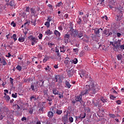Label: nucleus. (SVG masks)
I'll use <instances>...</instances> for the list:
<instances>
[{"label":"nucleus","mask_w":124,"mask_h":124,"mask_svg":"<svg viewBox=\"0 0 124 124\" xmlns=\"http://www.w3.org/2000/svg\"><path fill=\"white\" fill-rule=\"evenodd\" d=\"M31 24L33 25V26H35V23H36V20L35 19H32L31 21Z\"/></svg>","instance_id":"43"},{"label":"nucleus","mask_w":124,"mask_h":124,"mask_svg":"<svg viewBox=\"0 0 124 124\" xmlns=\"http://www.w3.org/2000/svg\"><path fill=\"white\" fill-rule=\"evenodd\" d=\"M102 19H103V20H106V21H107L108 20V17H107V16H102Z\"/></svg>","instance_id":"51"},{"label":"nucleus","mask_w":124,"mask_h":124,"mask_svg":"<svg viewBox=\"0 0 124 124\" xmlns=\"http://www.w3.org/2000/svg\"><path fill=\"white\" fill-rule=\"evenodd\" d=\"M6 5L10 6L11 7H14L16 5L15 1H14V0H11L10 2L6 3Z\"/></svg>","instance_id":"9"},{"label":"nucleus","mask_w":124,"mask_h":124,"mask_svg":"<svg viewBox=\"0 0 124 124\" xmlns=\"http://www.w3.org/2000/svg\"><path fill=\"white\" fill-rule=\"evenodd\" d=\"M103 33L104 34H105V35H108V34H109V31H108L106 29L103 31Z\"/></svg>","instance_id":"39"},{"label":"nucleus","mask_w":124,"mask_h":124,"mask_svg":"<svg viewBox=\"0 0 124 124\" xmlns=\"http://www.w3.org/2000/svg\"><path fill=\"white\" fill-rule=\"evenodd\" d=\"M93 31H94V32L95 34V35H97L98 37L100 36V31H103V29H102V28H93L92 29Z\"/></svg>","instance_id":"4"},{"label":"nucleus","mask_w":124,"mask_h":124,"mask_svg":"<svg viewBox=\"0 0 124 124\" xmlns=\"http://www.w3.org/2000/svg\"><path fill=\"white\" fill-rule=\"evenodd\" d=\"M47 45L50 48H52V45H55V44L49 43L47 44Z\"/></svg>","instance_id":"54"},{"label":"nucleus","mask_w":124,"mask_h":124,"mask_svg":"<svg viewBox=\"0 0 124 124\" xmlns=\"http://www.w3.org/2000/svg\"><path fill=\"white\" fill-rule=\"evenodd\" d=\"M45 69L46 71H50V67H49V66H47L45 68Z\"/></svg>","instance_id":"52"},{"label":"nucleus","mask_w":124,"mask_h":124,"mask_svg":"<svg viewBox=\"0 0 124 124\" xmlns=\"http://www.w3.org/2000/svg\"><path fill=\"white\" fill-rule=\"evenodd\" d=\"M26 25H27L28 26H29V25H30V22L29 21H27V22H26V23H25L24 24V26H25V27H26Z\"/></svg>","instance_id":"62"},{"label":"nucleus","mask_w":124,"mask_h":124,"mask_svg":"<svg viewBox=\"0 0 124 124\" xmlns=\"http://www.w3.org/2000/svg\"><path fill=\"white\" fill-rule=\"evenodd\" d=\"M67 116H68V114L64 115V116L62 118V121H63L64 123H67V122L68 121V118L67 117Z\"/></svg>","instance_id":"14"},{"label":"nucleus","mask_w":124,"mask_h":124,"mask_svg":"<svg viewBox=\"0 0 124 124\" xmlns=\"http://www.w3.org/2000/svg\"><path fill=\"white\" fill-rule=\"evenodd\" d=\"M28 38L30 39L32 42H35V43H37V39H36L35 37H34L32 35H30Z\"/></svg>","instance_id":"10"},{"label":"nucleus","mask_w":124,"mask_h":124,"mask_svg":"<svg viewBox=\"0 0 124 124\" xmlns=\"http://www.w3.org/2000/svg\"><path fill=\"white\" fill-rule=\"evenodd\" d=\"M60 75H56L55 76V78L54 79V81H55L56 82H58V80H59V79H60Z\"/></svg>","instance_id":"37"},{"label":"nucleus","mask_w":124,"mask_h":124,"mask_svg":"<svg viewBox=\"0 0 124 124\" xmlns=\"http://www.w3.org/2000/svg\"><path fill=\"white\" fill-rule=\"evenodd\" d=\"M73 74H74V72H73V70L68 71L67 75L68 77H72V76H73Z\"/></svg>","instance_id":"13"},{"label":"nucleus","mask_w":124,"mask_h":124,"mask_svg":"<svg viewBox=\"0 0 124 124\" xmlns=\"http://www.w3.org/2000/svg\"><path fill=\"white\" fill-rule=\"evenodd\" d=\"M81 78H83V77H85V78H90V76H89V73L86 72V71H82L81 72V75H80Z\"/></svg>","instance_id":"6"},{"label":"nucleus","mask_w":124,"mask_h":124,"mask_svg":"<svg viewBox=\"0 0 124 124\" xmlns=\"http://www.w3.org/2000/svg\"><path fill=\"white\" fill-rule=\"evenodd\" d=\"M69 122L70 123H73V118L72 117L69 118Z\"/></svg>","instance_id":"47"},{"label":"nucleus","mask_w":124,"mask_h":124,"mask_svg":"<svg viewBox=\"0 0 124 124\" xmlns=\"http://www.w3.org/2000/svg\"><path fill=\"white\" fill-rule=\"evenodd\" d=\"M110 98L111 99H114V98H116V97L114 96L113 95H110Z\"/></svg>","instance_id":"63"},{"label":"nucleus","mask_w":124,"mask_h":124,"mask_svg":"<svg viewBox=\"0 0 124 124\" xmlns=\"http://www.w3.org/2000/svg\"><path fill=\"white\" fill-rule=\"evenodd\" d=\"M48 61V57H45L44 59L43 60V62H46Z\"/></svg>","instance_id":"55"},{"label":"nucleus","mask_w":124,"mask_h":124,"mask_svg":"<svg viewBox=\"0 0 124 124\" xmlns=\"http://www.w3.org/2000/svg\"><path fill=\"white\" fill-rule=\"evenodd\" d=\"M70 62H71V63H73L74 64H76L78 62V59L75 58L72 61H70Z\"/></svg>","instance_id":"22"},{"label":"nucleus","mask_w":124,"mask_h":124,"mask_svg":"<svg viewBox=\"0 0 124 124\" xmlns=\"http://www.w3.org/2000/svg\"><path fill=\"white\" fill-rule=\"evenodd\" d=\"M116 103L118 104V105H120L122 104V101L121 100H117L116 101Z\"/></svg>","instance_id":"58"},{"label":"nucleus","mask_w":124,"mask_h":124,"mask_svg":"<svg viewBox=\"0 0 124 124\" xmlns=\"http://www.w3.org/2000/svg\"><path fill=\"white\" fill-rule=\"evenodd\" d=\"M0 114H1L0 115V121H1L4 117H5V115H6V112H4L3 111V109L1 108L0 110Z\"/></svg>","instance_id":"8"},{"label":"nucleus","mask_w":124,"mask_h":124,"mask_svg":"<svg viewBox=\"0 0 124 124\" xmlns=\"http://www.w3.org/2000/svg\"><path fill=\"white\" fill-rule=\"evenodd\" d=\"M101 100L103 102V103H105V102H107V99L106 98H104V97H102L101 98Z\"/></svg>","instance_id":"31"},{"label":"nucleus","mask_w":124,"mask_h":124,"mask_svg":"<svg viewBox=\"0 0 124 124\" xmlns=\"http://www.w3.org/2000/svg\"><path fill=\"white\" fill-rule=\"evenodd\" d=\"M44 109H45V108L44 107L40 108L39 109V111L40 113H43V112L44 111Z\"/></svg>","instance_id":"40"},{"label":"nucleus","mask_w":124,"mask_h":124,"mask_svg":"<svg viewBox=\"0 0 124 124\" xmlns=\"http://www.w3.org/2000/svg\"><path fill=\"white\" fill-rule=\"evenodd\" d=\"M11 38H13L14 41H16V40H17V35H16V34H14L11 37Z\"/></svg>","instance_id":"35"},{"label":"nucleus","mask_w":124,"mask_h":124,"mask_svg":"<svg viewBox=\"0 0 124 124\" xmlns=\"http://www.w3.org/2000/svg\"><path fill=\"white\" fill-rule=\"evenodd\" d=\"M30 10L31 14H35L36 13L35 9H34L33 8H31Z\"/></svg>","instance_id":"28"},{"label":"nucleus","mask_w":124,"mask_h":124,"mask_svg":"<svg viewBox=\"0 0 124 124\" xmlns=\"http://www.w3.org/2000/svg\"><path fill=\"white\" fill-rule=\"evenodd\" d=\"M119 48H120L122 50H124V45H121V44H120V45L119 46Z\"/></svg>","instance_id":"57"},{"label":"nucleus","mask_w":124,"mask_h":124,"mask_svg":"<svg viewBox=\"0 0 124 124\" xmlns=\"http://www.w3.org/2000/svg\"><path fill=\"white\" fill-rule=\"evenodd\" d=\"M46 33L47 35H51V34H52V31H51V30H47L46 31Z\"/></svg>","instance_id":"30"},{"label":"nucleus","mask_w":124,"mask_h":124,"mask_svg":"<svg viewBox=\"0 0 124 124\" xmlns=\"http://www.w3.org/2000/svg\"><path fill=\"white\" fill-rule=\"evenodd\" d=\"M31 91H33L34 92H35V90L36 88L34 87V85L31 84Z\"/></svg>","instance_id":"38"},{"label":"nucleus","mask_w":124,"mask_h":124,"mask_svg":"<svg viewBox=\"0 0 124 124\" xmlns=\"http://www.w3.org/2000/svg\"><path fill=\"white\" fill-rule=\"evenodd\" d=\"M12 96V97H14V98H16V97H17V93H15V94L13 93Z\"/></svg>","instance_id":"50"},{"label":"nucleus","mask_w":124,"mask_h":124,"mask_svg":"<svg viewBox=\"0 0 124 124\" xmlns=\"http://www.w3.org/2000/svg\"><path fill=\"white\" fill-rule=\"evenodd\" d=\"M44 83V81L43 80H40L39 82V86L40 87H43V84Z\"/></svg>","instance_id":"44"},{"label":"nucleus","mask_w":124,"mask_h":124,"mask_svg":"<svg viewBox=\"0 0 124 124\" xmlns=\"http://www.w3.org/2000/svg\"><path fill=\"white\" fill-rule=\"evenodd\" d=\"M62 113V110L58 109L56 110V114H57V115H61Z\"/></svg>","instance_id":"32"},{"label":"nucleus","mask_w":124,"mask_h":124,"mask_svg":"<svg viewBox=\"0 0 124 124\" xmlns=\"http://www.w3.org/2000/svg\"><path fill=\"white\" fill-rule=\"evenodd\" d=\"M109 116L110 118H113V119H115L116 115H115L114 114H109Z\"/></svg>","instance_id":"49"},{"label":"nucleus","mask_w":124,"mask_h":124,"mask_svg":"<svg viewBox=\"0 0 124 124\" xmlns=\"http://www.w3.org/2000/svg\"><path fill=\"white\" fill-rule=\"evenodd\" d=\"M45 25L47 27V28L50 27V22L49 21L46 22Z\"/></svg>","instance_id":"42"},{"label":"nucleus","mask_w":124,"mask_h":124,"mask_svg":"<svg viewBox=\"0 0 124 124\" xmlns=\"http://www.w3.org/2000/svg\"><path fill=\"white\" fill-rule=\"evenodd\" d=\"M60 52L64 53L65 52V47L64 46H62L60 47Z\"/></svg>","instance_id":"23"},{"label":"nucleus","mask_w":124,"mask_h":124,"mask_svg":"<svg viewBox=\"0 0 124 124\" xmlns=\"http://www.w3.org/2000/svg\"><path fill=\"white\" fill-rule=\"evenodd\" d=\"M92 40H93V41H96V42H98V36L96 35H93V34H92L91 36Z\"/></svg>","instance_id":"11"},{"label":"nucleus","mask_w":124,"mask_h":124,"mask_svg":"<svg viewBox=\"0 0 124 124\" xmlns=\"http://www.w3.org/2000/svg\"><path fill=\"white\" fill-rule=\"evenodd\" d=\"M10 79L11 84L12 85H13V81H14V79H13V78H10Z\"/></svg>","instance_id":"56"},{"label":"nucleus","mask_w":124,"mask_h":124,"mask_svg":"<svg viewBox=\"0 0 124 124\" xmlns=\"http://www.w3.org/2000/svg\"><path fill=\"white\" fill-rule=\"evenodd\" d=\"M18 41L19 42H24L25 41V37L22 36V35H21V36L18 38Z\"/></svg>","instance_id":"24"},{"label":"nucleus","mask_w":124,"mask_h":124,"mask_svg":"<svg viewBox=\"0 0 124 124\" xmlns=\"http://www.w3.org/2000/svg\"><path fill=\"white\" fill-rule=\"evenodd\" d=\"M0 63H2V65H6V64H7V62H6V59L3 57L2 58Z\"/></svg>","instance_id":"16"},{"label":"nucleus","mask_w":124,"mask_h":124,"mask_svg":"<svg viewBox=\"0 0 124 124\" xmlns=\"http://www.w3.org/2000/svg\"><path fill=\"white\" fill-rule=\"evenodd\" d=\"M84 89L85 91H82L79 94L81 96L87 94V93H90L91 96H93L96 93V92H98V90H100L98 85H94V82L92 80H89L86 82Z\"/></svg>","instance_id":"1"},{"label":"nucleus","mask_w":124,"mask_h":124,"mask_svg":"<svg viewBox=\"0 0 124 124\" xmlns=\"http://www.w3.org/2000/svg\"><path fill=\"white\" fill-rule=\"evenodd\" d=\"M52 93L54 94H59V91H58L57 89H53L52 90Z\"/></svg>","instance_id":"29"},{"label":"nucleus","mask_w":124,"mask_h":124,"mask_svg":"<svg viewBox=\"0 0 124 124\" xmlns=\"http://www.w3.org/2000/svg\"><path fill=\"white\" fill-rule=\"evenodd\" d=\"M31 101H35L36 100V96L34 95H32L30 97Z\"/></svg>","instance_id":"25"},{"label":"nucleus","mask_w":124,"mask_h":124,"mask_svg":"<svg viewBox=\"0 0 124 124\" xmlns=\"http://www.w3.org/2000/svg\"><path fill=\"white\" fill-rule=\"evenodd\" d=\"M70 62V61H69V59L66 58L65 60L64 61V63L67 65Z\"/></svg>","instance_id":"34"},{"label":"nucleus","mask_w":124,"mask_h":124,"mask_svg":"<svg viewBox=\"0 0 124 124\" xmlns=\"http://www.w3.org/2000/svg\"><path fill=\"white\" fill-rule=\"evenodd\" d=\"M16 69L18 70V71H21L22 70V67H21V66L18 65L16 67Z\"/></svg>","instance_id":"41"},{"label":"nucleus","mask_w":124,"mask_h":124,"mask_svg":"<svg viewBox=\"0 0 124 124\" xmlns=\"http://www.w3.org/2000/svg\"><path fill=\"white\" fill-rule=\"evenodd\" d=\"M73 51L75 53H78V48H74L73 49Z\"/></svg>","instance_id":"64"},{"label":"nucleus","mask_w":124,"mask_h":124,"mask_svg":"<svg viewBox=\"0 0 124 124\" xmlns=\"http://www.w3.org/2000/svg\"><path fill=\"white\" fill-rule=\"evenodd\" d=\"M75 100L77 102H80V104H84V102L83 100H82V95L80 94L76 97Z\"/></svg>","instance_id":"7"},{"label":"nucleus","mask_w":124,"mask_h":124,"mask_svg":"<svg viewBox=\"0 0 124 124\" xmlns=\"http://www.w3.org/2000/svg\"><path fill=\"white\" fill-rule=\"evenodd\" d=\"M51 109L52 112H53V113H56V110H55V108L52 107Z\"/></svg>","instance_id":"61"},{"label":"nucleus","mask_w":124,"mask_h":124,"mask_svg":"<svg viewBox=\"0 0 124 124\" xmlns=\"http://www.w3.org/2000/svg\"><path fill=\"white\" fill-rule=\"evenodd\" d=\"M121 42H122V40L118 39L117 41H114L113 42H110V45H112L113 46V50L114 51H117V52H119Z\"/></svg>","instance_id":"2"},{"label":"nucleus","mask_w":124,"mask_h":124,"mask_svg":"<svg viewBox=\"0 0 124 124\" xmlns=\"http://www.w3.org/2000/svg\"><path fill=\"white\" fill-rule=\"evenodd\" d=\"M82 37H83V31H78V36L77 37L80 38Z\"/></svg>","instance_id":"18"},{"label":"nucleus","mask_w":124,"mask_h":124,"mask_svg":"<svg viewBox=\"0 0 124 124\" xmlns=\"http://www.w3.org/2000/svg\"><path fill=\"white\" fill-rule=\"evenodd\" d=\"M3 110L4 111V113H6V115H7L8 118H11L12 120L13 119L14 110H9L6 107L3 108Z\"/></svg>","instance_id":"3"},{"label":"nucleus","mask_w":124,"mask_h":124,"mask_svg":"<svg viewBox=\"0 0 124 124\" xmlns=\"http://www.w3.org/2000/svg\"><path fill=\"white\" fill-rule=\"evenodd\" d=\"M54 34L56 35V36H57V37H60V36H61V32H60V31L55 30L54 31Z\"/></svg>","instance_id":"21"},{"label":"nucleus","mask_w":124,"mask_h":124,"mask_svg":"<svg viewBox=\"0 0 124 124\" xmlns=\"http://www.w3.org/2000/svg\"><path fill=\"white\" fill-rule=\"evenodd\" d=\"M70 37V35L66 34L64 37V40L65 43H67L68 42V40H69V38Z\"/></svg>","instance_id":"12"},{"label":"nucleus","mask_w":124,"mask_h":124,"mask_svg":"<svg viewBox=\"0 0 124 124\" xmlns=\"http://www.w3.org/2000/svg\"><path fill=\"white\" fill-rule=\"evenodd\" d=\"M58 30H59V31H62V25L59 26L58 27Z\"/></svg>","instance_id":"60"},{"label":"nucleus","mask_w":124,"mask_h":124,"mask_svg":"<svg viewBox=\"0 0 124 124\" xmlns=\"http://www.w3.org/2000/svg\"><path fill=\"white\" fill-rule=\"evenodd\" d=\"M65 87L67 88V89H70L71 88V85L69 83V81L66 80L65 82Z\"/></svg>","instance_id":"15"},{"label":"nucleus","mask_w":124,"mask_h":124,"mask_svg":"<svg viewBox=\"0 0 124 124\" xmlns=\"http://www.w3.org/2000/svg\"><path fill=\"white\" fill-rule=\"evenodd\" d=\"M116 35L118 37H122V33L120 32H117L116 33Z\"/></svg>","instance_id":"48"},{"label":"nucleus","mask_w":124,"mask_h":124,"mask_svg":"<svg viewBox=\"0 0 124 124\" xmlns=\"http://www.w3.org/2000/svg\"><path fill=\"white\" fill-rule=\"evenodd\" d=\"M43 93L45 95H47V93H48V90L47 89L44 90Z\"/></svg>","instance_id":"46"},{"label":"nucleus","mask_w":124,"mask_h":124,"mask_svg":"<svg viewBox=\"0 0 124 124\" xmlns=\"http://www.w3.org/2000/svg\"><path fill=\"white\" fill-rule=\"evenodd\" d=\"M116 57L117 58L118 61H121V60H122L123 58V55L121 54L117 55Z\"/></svg>","instance_id":"26"},{"label":"nucleus","mask_w":124,"mask_h":124,"mask_svg":"<svg viewBox=\"0 0 124 124\" xmlns=\"http://www.w3.org/2000/svg\"><path fill=\"white\" fill-rule=\"evenodd\" d=\"M47 116L49 118H52L54 117V113L52 111H48L47 112Z\"/></svg>","instance_id":"20"},{"label":"nucleus","mask_w":124,"mask_h":124,"mask_svg":"<svg viewBox=\"0 0 124 124\" xmlns=\"http://www.w3.org/2000/svg\"><path fill=\"white\" fill-rule=\"evenodd\" d=\"M92 104H93V105L96 107H97V106H98V104H99L98 102H94V100H92Z\"/></svg>","instance_id":"36"},{"label":"nucleus","mask_w":124,"mask_h":124,"mask_svg":"<svg viewBox=\"0 0 124 124\" xmlns=\"http://www.w3.org/2000/svg\"><path fill=\"white\" fill-rule=\"evenodd\" d=\"M77 23L78 25H81L82 24V19L81 17L78 16V18H77Z\"/></svg>","instance_id":"17"},{"label":"nucleus","mask_w":124,"mask_h":124,"mask_svg":"<svg viewBox=\"0 0 124 124\" xmlns=\"http://www.w3.org/2000/svg\"><path fill=\"white\" fill-rule=\"evenodd\" d=\"M42 36H43V35L42 34L40 33L38 35V38L39 39H42Z\"/></svg>","instance_id":"59"},{"label":"nucleus","mask_w":124,"mask_h":124,"mask_svg":"<svg viewBox=\"0 0 124 124\" xmlns=\"http://www.w3.org/2000/svg\"><path fill=\"white\" fill-rule=\"evenodd\" d=\"M11 26H12L14 28H15V27H16V23L14 22V21H12L11 23Z\"/></svg>","instance_id":"45"},{"label":"nucleus","mask_w":124,"mask_h":124,"mask_svg":"<svg viewBox=\"0 0 124 124\" xmlns=\"http://www.w3.org/2000/svg\"><path fill=\"white\" fill-rule=\"evenodd\" d=\"M70 31H71L74 37H77L78 36V30L73 29V27L71 26L70 27Z\"/></svg>","instance_id":"5"},{"label":"nucleus","mask_w":124,"mask_h":124,"mask_svg":"<svg viewBox=\"0 0 124 124\" xmlns=\"http://www.w3.org/2000/svg\"><path fill=\"white\" fill-rule=\"evenodd\" d=\"M59 98L61 99V98H63V93H58Z\"/></svg>","instance_id":"33"},{"label":"nucleus","mask_w":124,"mask_h":124,"mask_svg":"<svg viewBox=\"0 0 124 124\" xmlns=\"http://www.w3.org/2000/svg\"><path fill=\"white\" fill-rule=\"evenodd\" d=\"M4 98H5V100H6V101L7 102H8V101H9V100H10V97H9V95H6V93H4Z\"/></svg>","instance_id":"19"},{"label":"nucleus","mask_w":124,"mask_h":124,"mask_svg":"<svg viewBox=\"0 0 124 124\" xmlns=\"http://www.w3.org/2000/svg\"><path fill=\"white\" fill-rule=\"evenodd\" d=\"M62 1H61L60 2L58 3V4L57 5V6H58V7H60L62 6Z\"/></svg>","instance_id":"53"},{"label":"nucleus","mask_w":124,"mask_h":124,"mask_svg":"<svg viewBox=\"0 0 124 124\" xmlns=\"http://www.w3.org/2000/svg\"><path fill=\"white\" fill-rule=\"evenodd\" d=\"M81 119H85L86 118V113H82L80 115Z\"/></svg>","instance_id":"27"}]
</instances>
